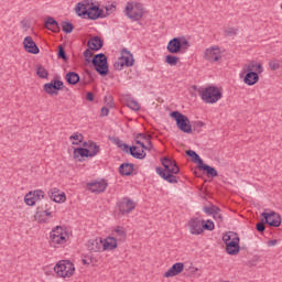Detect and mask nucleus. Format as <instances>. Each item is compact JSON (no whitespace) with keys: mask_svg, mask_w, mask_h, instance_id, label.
<instances>
[{"mask_svg":"<svg viewBox=\"0 0 282 282\" xmlns=\"http://www.w3.org/2000/svg\"><path fill=\"white\" fill-rule=\"evenodd\" d=\"M75 12L77 17L89 19L90 21H97V19H105V17H107L100 7L94 4V2H90L89 0L78 2L75 7Z\"/></svg>","mask_w":282,"mask_h":282,"instance_id":"1","label":"nucleus"},{"mask_svg":"<svg viewBox=\"0 0 282 282\" xmlns=\"http://www.w3.org/2000/svg\"><path fill=\"white\" fill-rule=\"evenodd\" d=\"M223 241L226 245V252L227 254H239V234L235 231H228L224 234Z\"/></svg>","mask_w":282,"mask_h":282,"instance_id":"2","label":"nucleus"},{"mask_svg":"<svg viewBox=\"0 0 282 282\" xmlns=\"http://www.w3.org/2000/svg\"><path fill=\"white\" fill-rule=\"evenodd\" d=\"M170 118H173L176 122L177 129L183 133H193V127L191 126V119L177 110L170 113Z\"/></svg>","mask_w":282,"mask_h":282,"instance_id":"3","label":"nucleus"},{"mask_svg":"<svg viewBox=\"0 0 282 282\" xmlns=\"http://www.w3.org/2000/svg\"><path fill=\"white\" fill-rule=\"evenodd\" d=\"M124 14L131 21H140L144 17V6L140 2H128L124 8Z\"/></svg>","mask_w":282,"mask_h":282,"instance_id":"4","label":"nucleus"},{"mask_svg":"<svg viewBox=\"0 0 282 282\" xmlns=\"http://www.w3.org/2000/svg\"><path fill=\"white\" fill-rule=\"evenodd\" d=\"M54 272L62 279H69L70 276H74L76 268L69 260H61L55 264Z\"/></svg>","mask_w":282,"mask_h":282,"instance_id":"5","label":"nucleus"},{"mask_svg":"<svg viewBox=\"0 0 282 282\" xmlns=\"http://www.w3.org/2000/svg\"><path fill=\"white\" fill-rule=\"evenodd\" d=\"M221 90L217 86H209L200 91V97L207 105H215L221 100Z\"/></svg>","mask_w":282,"mask_h":282,"instance_id":"6","label":"nucleus"},{"mask_svg":"<svg viewBox=\"0 0 282 282\" xmlns=\"http://www.w3.org/2000/svg\"><path fill=\"white\" fill-rule=\"evenodd\" d=\"M91 64L99 76H107L109 74V63L107 62V55H105V53L94 55Z\"/></svg>","mask_w":282,"mask_h":282,"instance_id":"7","label":"nucleus"},{"mask_svg":"<svg viewBox=\"0 0 282 282\" xmlns=\"http://www.w3.org/2000/svg\"><path fill=\"white\" fill-rule=\"evenodd\" d=\"M115 144L118 147V149H121L123 153H130L134 160H144V158H147V152H144V150L138 152V147H129V144L123 143V141L118 138L115 139Z\"/></svg>","mask_w":282,"mask_h":282,"instance_id":"8","label":"nucleus"},{"mask_svg":"<svg viewBox=\"0 0 282 282\" xmlns=\"http://www.w3.org/2000/svg\"><path fill=\"white\" fill-rule=\"evenodd\" d=\"M204 58L205 61H208V63H218V61H221V48H219V46L206 48Z\"/></svg>","mask_w":282,"mask_h":282,"instance_id":"9","label":"nucleus"},{"mask_svg":"<svg viewBox=\"0 0 282 282\" xmlns=\"http://www.w3.org/2000/svg\"><path fill=\"white\" fill-rule=\"evenodd\" d=\"M64 86L65 85L62 80L53 79L50 83L44 84L43 89L50 96H58V91H61V89H63Z\"/></svg>","mask_w":282,"mask_h":282,"instance_id":"10","label":"nucleus"},{"mask_svg":"<svg viewBox=\"0 0 282 282\" xmlns=\"http://www.w3.org/2000/svg\"><path fill=\"white\" fill-rule=\"evenodd\" d=\"M261 217H263L264 224L271 226V228H279V226H281V215L276 214L275 212H264L261 214Z\"/></svg>","mask_w":282,"mask_h":282,"instance_id":"11","label":"nucleus"},{"mask_svg":"<svg viewBox=\"0 0 282 282\" xmlns=\"http://www.w3.org/2000/svg\"><path fill=\"white\" fill-rule=\"evenodd\" d=\"M162 166H164L166 173H172V175H177L180 173V166H177V162L175 160L164 156L161 160Z\"/></svg>","mask_w":282,"mask_h":282,"instance_id":"12","label":"nucleus"},{"mask_svg":"<svg viewBox=\"0 0 282 282\" xmlns=\"http://www.w3.org/2000/svg\"><path fill=\"white\" fill-rule=\"evenodd\" d=\"M119 213L121 215H128V213H132V210H135V202L129 197L122 198L119 204Z\"/></svg>","mask_w":282,"mask_h":282,"instance_id":"13","label":"nucleus"},{"mask_svg":"<svg viewBox=\"0 0 282 282\" xmlns=\"http://www.w3.org/2000/svg\"><path fill=\"white\" fill-rule=\"evenodd\" d=\"M166 50L170 54H180L184 46H182V40L180 37H173L169 41Z\"/></svg>","mask_w":282,"mask_h":282,"instance_id":"14","label":"nucleus"},{"mask_svg":"<svg viewBox=\"0 0 282 282\" xmlns=\"http://www.w3.org/2000/svg\"><path fill=\"white\" fill-rule=\"evenodd\" d=\"M107 186H109L107 180L87 183V187L91 193H105V191H107Z\"/></svg>","mask_w":282,"mask_h":282,"instance_id":"15","label":"nucleus"},{"mask_svg":"<svg viewBox=\"0 0 282 282\" xmlns=\"http://www.w3.org/2000/svg\"><path fill=\"white\" fill-rule=\"evenodd\" d=\"M183 272H184V263L176 262L163 274V276L164 279H171L173 276H178V274H182Z\"/></svg>","mask_w":282,"mask_h":282,"instance_id":"16","label":"nucleus"},{"mask_svg":"<svg viewBox=\"0 0 282 282\" xmlns=\"http://www.w3.org/2000/svg\"><path fill=\"white\" fill-rule=\"evenodd\" d=\"M23 47L25 52H28L29 54H39V52H41L32 36L24 37Z\"/></svg>","mask_w":282,"mask_h":282,"instance_id":"17","label":"nucleus"},{"mask_svg":"<svg viewBox=\"0 0 282 282\" xmlns=\"http://www.w3.org/2000/svg\"><path fill=\"white\" fill-rule=\"evenodd\" d=\"M188 229L191 235H202L204 229L202 227V219L199 218H192L188 221Z\"/></svg>","mask_w":282,"mask_h":282,"instance_id":"18","label":"nucleus"},{"mask_svg":"<svg viewBox=\"0 0 282 282\" xmlns=\"http://www.w3.org/2000/svg\"><path fill=\"white\" fill-rule=\"evenodd\" d=\"M133 63H135V59H133V54L129 52V50L123 48L121 50V67H133Z\"/></svg>","mask_w":282,"mask_h":282,"instance_id":"19","label":"nucleus"},{"mask_svg":"<svg viewBox=\"0 0 282 282\" xmlns=\"http://www.w3.org/2000/svg\"><path fill=\"white\" fill-rule=\"evenodd\" d=\"M45 210H41V207H37V212L34 215L35 221H39V224H47V218L45 217H52V212L47 209V205H45Z\"/></svg>","mask_w":282,"mask_h":282,"instance_id":"20","label":"nucleus"},{"mask_svg":"<svg viewBox=\"0 0 282 282\" xmlns=\"http://www.w3.org/2000/svg\"><path fill=\"white\" fill-rule=\"evenodd\" d=\"M87 250L90 252H100V250L104 249L102 247V238H96V239H90L86 243Z\"/></svg>","mask_w":282,"mask_h":282,"instance_id":"21","label":"nucleus"},{"mask_svg":"<svg viewBox=\"0 0 282 282\" xmlns=\"http://www.w3.org/2000/svg\"><path fill=\"white\" fill-rule=\"evenodd\" d=\"M112 237L116 238L119 243H124V241H127V228L117 226L115 230H112Z\"/></svg>","mask_w":282,"mask_h":282,"instance_id":"22","label":"nucleus"},{"mask_svg":"<svg viewBox=\"0 0 282 282\" xmlns=\"http://www.w3.org/2000/svg\"><path fill=\"white\" fill-rule=\"evenodd\" d=\"M102 45H105V42L100 36H94L87 42V47L91 50L93 52H98L99 50H102Z\"/></svg>","mask_w":282,"mask_h":282,"instance_id":"23","label":"nucleus"},{"mask_svg":"<svg viewBox=\"0 0 282 282\" xmlns=\"http://www.w3.org/2000/svg\"><path fill=\"white\" fill-rule=\"evenodd\" d=\"M156 173H159L160 177L169 182V184H177V176H175L171 172H166L162 170V167H156Z\"/></svg>","mask_w":282,"mask_h":282,"instance_id":"24","label":"nucleus"},{"mask_svg":"<svg viewBox=\"0 0 282 282\" xmlns=\"http://www.w3.org/2000/svg\"><path fill=\"white\" fill-rule=\"evenodd\" d=\"M44 25H45L46 30H51V32H54L55 34H58V32H61V25L52 17H47L45 19Z\"/></svg>","mask_w":282,"mask_h":282,"instance_id":"25","label":"nucleus"},{"mask_svg":"<svg viewBox=\"0 0 282 282\" xmlns=\"http://www.w3.org/2000/svg\"><path fill=\"white\" fill-rule=\"evenodd\" d=\"M243 83H245V85H249V87H252V85H257V83H259V73L246 72Z\"/></svg>","mask_w":282,"mask_h":282,"instance_id":"26","label":"nucleus"},{"mask_svg":"<svg viewBox=\"0 0 282 282\" xmlns=\"http://www.w3.org/2000/svg\"><path fill=\"white\" fill-rule=\"evenodd\" d=\"M118 239H116L113 236H109L102 241L104 250H116L118 248Z\"/></svg>","mask_w":282,"mask_h":282,"instance_id":"27","label":"nucleus"},{"mask_svg":"<svg viewBox=\"0 0 282 282\" xmlns=\"http://www.w3.org/2000/svg\"><path fill=\"white\" fill-rule=\"evenodd\" d=\"M48 197L52 199V202H55V204H61V202H65V193H58V188L51 189L48 192Z\"/></svg>","mask_w":282,"mask_h":282,"instance_id":"28","label":"nucleus"},{"mask_svg":"<svg viewBox=\"0 0 282 282\" xmlns=\"http://www.w3.org/2000/svg\"><path fill=\"white\" fill-rule=\"evenodd\" d=\"M94 154H89L87 148H75L73 152L74 160H78V158H94Z\"/></svg>","mask_w":282,"mask_h":282,"instance_id":"29","label":"nucleus"},{"mask_svg":"<svg viewBox=\"0 0 282 282\" xmlns=\"http://www.w3.org/2000/svg\"><path fill=\"white\" fill-rule=\"evenodd\" d=\"M134 166L135 165L133 163H122L119 166L120 175H126V176L132 175Z\"/></svg>","mask_w":282,"mask_h":282,"instance_id":"30","label":"nucleus"},{"mask_svg":"<svg viewBox=\"0 0 282 282\" xmlns=\"http://www.w3.org/2000/svg\"><path fill=\"white\" fill-rule=\"evenodd\" d=\"M65 80L68 85H78V83H80V75L76 72H68L65 75Z\"/></svg>","mask_w":282,"mask_h":282,"instance_id":"31","label":"nucleus"},{"mask_svg":"<svg viewBox=\"0 0 282 282\" xmlns=\"http://www.w3.org/2000/svg\"><path fill=\"white\" fill-rule=\"evenodd\" d=\"M185 153L186 155H188V158H192V162H194V164H197L198 169L204 164V160H202L197 152L193 150H187Z\"/></svg>","mask_w":282,"mask_h":282,"instance_id":"32","label":"nucleus"},{"mask_svg":"<svg viewBox=\"0 0 282 282\" xmlns=\"http://www.w3.org/2000/svg\"><path fill=\"white\" fill-rule=\"evenodd\" d=\"M198 169H199V171H205L209 177H217V175H218L217 170H215V167H213L208 164L203 163V165L199 166Z\"/></svg>","mask_w":282,"mask_h":282,"instance_id":"33","label":"nucleus"},{"mask_svg":"<svg viewBox=\"0 0 282 282\" xmlns=\"http://www.w3.org/2000/svg\"><path fill=\"white\" fill-rule=\"evenodd\" d=\"M63 243H67V236H53V238H51V246H53V248L63 246Z\"/></svg>","mask_w":282,"mask_h":282,"instance_id":"34","label":"nucleus"},{"mask_svg":"<svg viewBox=\"0 0 282 282\" xmlns=\"http://www.w3.org/2000/svg\"><path fill=\"white\" fill-rule=\"evenodd\" d=\"M50 237H51V239L53 237H67V230H65L61 226H56L55 228L52 229Z\"/></svg>","mask_w":282,"mask_h":282,"instance_id":"35","label":"nucleus"},{"mask_svg":"<svg viewBox=\"0 0 282 282\" xmlns=\"http://www.w3.org/2000/svg\"><path fill=\"white\" fill-rule=\"evenodd\" d=\"M98 153H100V145L96 144V142H94V141H89L88 154L94 155V158H96V155H98Z\"/></svg>","mask_w":282,"mask_h":282,"instance_id":"36","label":"nucleus"},{"mask_svg":"<svg viewBox=\"0 0 282 282\" xmlns=\"http://www.w3.org/2000/svg\"><path fill=\"white\" fill-rule=\"evenodd\" d=\"M36 198L34 197V194H32V192H29L25 196H24V204H26V206H35L36 205Z\"/></svg>","mask_w":282,"mask_h":282,"instance_id":"37","label":"nucleus"},{"mask_svg":"<svg viewBox=\"0 0 282 282\" xmlns=\"http://www.w3.org/2000/svg\"><path fill=\"white\" fill-rule=\"evenodd\" d=\"M36 75L39 76V78H47L50 76V73L47 72V69H45L43 67V65L37 64L36 65Z\"/></svg>","mask_w":282,"mask_h":282,"instance_id":"38","label":"nucleus"},{"mask_svg":"<svg viewBox=\"0 0 282 282\" xmlns=\"http://www.w3.org/2000/svg\"><path fill=\"white\" fill-rule=\"evenodd\" d=\"M61 25L65 34H72V32H74V24H72V22L63 21Z\"/></svg>","mask_w":282,"mask_h":282,"instance_id":"39","label":"nucleus"},{"mask_svg":"<svg viewBox=\"0 0 282 282\" xmlns=\"http://www.w3.org/2000/svg\"><path fill=\"white\" fill-rule=\"evenodd\" d=\"M84 139L85 137H83V133L79 132H75L73 135L69 137V140H73L72 144L74 145L80 144V142H83Z\"/></svg>","mask_w":282,"mask_h":282,"instance_id":"40","label":"nucleus"},{"mask_svg":"<svg viewBox=\"0 0 282 282\" xmlns=\"http://www.w3.org/2000/svg\"><path fill=\"white\" fill-rule=\"evenodd\" d=\"M138 140L140 142H148L149 140H151V135L145 134V133H134V143L138 144Z\"/></svg>","mask_w":282,"mask_h":282,"instance_id":"41","label":"nucleus"},{"mask_svg":"<svg viewBox=\"0 0 282 282\" xmlns=\"http://www.w3.org/2000/svg\"><path fill=\"white\" fill-rule=\"evenodd\" d=\"M202 227H203V232H204V230L213 231V230H215V223L210 219L202 220Z\"/></svg>","mask_w":282,"mask_h":282,"instance_id":"42","label":"nucleus"},{"mask_svg":"<svg viewBox=\"0 0 282 282\" xmlns=\"http://www.w3.org/2000/svg\"><path fill=\"white\" fill-rule=\"evenodd\" d=\"M165 63L167 65H171L172 67H175V65H177V63H180V57H177L175 55H166Z\"/></svg>","mask_w":282,"mask_h":282,"instance_id":"43","label":"nucleus"},{"mask_svg":"<svg viewBox=\"0 0 282 282\" xmlns=\"http://www.w3.org/2000/svg\"><path fill=\"white\" fill-rule=\"evenodd\" d=\"M127 107L132 109V111H140V102H138L135 99H128Z\"/></svg>","mask_w":282,"mask_h":282,"instance_id":"44","label":"nucleus"},{"mask_svg":"<svg viewBox=\"0 0 282 282\" xmlns=\"http://www.w3.org/2000/svg\"><path fill=\"white\" fill-rule=\"evenodd\" d=\"M213 218L215 221H217V224H219V226L224 224V215L221 214V208L218 207V210L213 214Z\"/></svg>","mask_w":282,"mask_h":282,"instance_id":"45","label":"nucleus"},{"mask_svg":"<svg viewBox=\"0 0 282 282\" xmlns=\"http://www.w3.org/2000/svg\"><path fill=\"white\" fill-rule=\"evenodd\" d=\"M145 142L147 144H150V147L144 144V142L137 140V144H139V147L143 149V151H153V142H151V139Z\"/></svg>","mask_w":282,"mask_h":282,"instance_id":"46","label":"nucleus"},{"mask_svg":"<svg viewBox=\"0 0 282 282\" xmlns=\"http://www.w3.org/2000/svg\"><path fill=\"white\" fill-rule=\"evenodd\" d=\"M216 210H219V207H217L215 205H209V206L203 207V213H206V215H215Z\"/></svg>","mask_w":282,"mask_h":282,"instance_id":"47","label":"nucleus"},{"mask_svg":"<svg viewBox=\"0 0 282 282\" xmlns=\"http://www.w3.org/2000/svg\"><path fill=\"white\" fill-rule=\"evenodd\" d=\"M269 67L271 72H276V69H281V62H279V59H271L269 62Z\"/></svg>","mask_w":282,"mask_h":282,"instance_id":"48","label":"nucleus"},{"mask_svg":"<svg viewBox=\"0 0 282 282\" xmlns=\"http://www.w3.org/2000/svg\"><path fill=\"white\" fill-rule=\"evenodd\" d=\"M32 195L35 197L36 202H41V199L45 198V192L42 189H35L32 192Z\"/></svg>","mask_w":282,"mask_h":282,"instance_id":"49","label":"nucleus"},{"mask_svg":"<svg viewBox=\"0 0 282 282\" xmlns=\"http://www.w3.org/2000/svg\"><path fill=\"white\" fill-rule=\"evenodd\" d=\"M254 69H257V62L252 61L243 67L242 74H246V72H254Z\"/></svg>","mask_w":282,"mask_h":282,"instance_id":"50","label":"nucleus"},{"mask_svg":"<svg viewBox=\"0 0 282 282\" xmlns=\"http://www.w3.org/2000/svg\"><path fill=\"white\" fill-rule=\"evenodd\" d=\"M57 58H62V61H67V53H65V48L63 47V45L58 46V51H57Z\"/></svg>","mask_w":282,"mask_h":282,"instance_id":"51","label":"nucleus"},{"mask_svg":"<svg viewBox=\"0 0 282 282\" xmlns=\"http://www.w3.org/2000/svg\"><path fill=\"white\" fill-rule=\"evenodd\" d=\"M104 100L108 109H113L115 104H113V97H111V95L105 96Z\"/></svg>","mask_w":282,"mask_h":282,"instance_id":"52","label":"nucleus"},{"mask_svg":"<svg viewBox=\"0 0 282 282\" xmlns=\"http://www.w3.org/2000/svg\"><path fill=\"white\" fill-rule=\"evenodd\" d=\"M91 48H86L85 52H84V57H85V61L86 63H91V56H94V53H91Z\"/></svg>","mask_w":282,"mask_h":282,"instance_id":"53","label":"nucleus"},{"mask_svg":"<svg viewBox=\"0 0 282 282\" xmlns=\"http://www.w3.org/2000/svg\"><path fill=\"white\" fill-rule=\"evenodd\" d=\"M256 230H258V232H265V220L262 219V221L258 223Z\"/></svg>","mask_w":282,"mask_h":282,"instance_id":"54","label":"nucleus"},{"mask_svg":"<svg viewBox=\"0 0 282 282\" xmlns=\"http://www.w3.org/2000/svg\"><path fill=\"white\" fill-rule=\"evenodd\" d=\"M224 32L227 36H237V29L235 28L225 29Z\"/></svg>","mask_w":282,"mask_h":282,"instance_id":"55","label":"nucleus"},{"mask_svg":"<svg viewBox=\"0 0 282 282\" xmlns=\"http://www.w3.org/2000/svg\"><path fill=\"white\" fill-rule=\"evenodd\" d=\"M259 263V257L254 256L251 260H249V265H257Z\"/></svg>","mask_w":282,"mask_h":282,"instance_id":"56","label":"nucleus"},{"mask_svg":"<svg viewBox=\"0 0 282 282\" xmlns=\"http://www.w3.org/2000/svg\"><path fill=\"white\" fill-rule=\"evenodd\" d=\"M276 243H279V240L272 239V240H269V241L267 242V246H268L269 248H272V247L276 246Z\"/></svg>","mask_w":282,"mask_h":282,"instance_id":"57","label":"nucleus"},{"mask_svg":"<svg viewBox=\"0 0 282 282\" xmlns=\"http://www.w3.org/2000/svg\"><path fill=\"white\" fill-rule=\"evenodd\" d=\"M256 74H263V66L261 64H257L256 66Z\"/></svg>","mask_w":282,"mask_h":282,"instance_id":"58","label":"nucleus"},{"mask_svg":"<svg viewBox=\"0 0 282 282\" xmlns=\"http://www.w3.org/2000/svg\"><path fill=\"white\" fill-rule=\"evenodd\" d=\"M206 123H204V121H196L194 123V129H202V127H204Z\"/></svg>","mask_w":282,"mask_h":282,"instance_id":"59","label":"nucleus"},{"mask_svg":"<svg viewBox=\"0 0 282 282\" xmlns=\"http://www.w3.org/2000/svg\"><path fill=\"white\" fill-rule=\"evenodd\" d=\"M86 100H88V102H94V93H87Z\"/></svg>","mask_w":282,"mask_h":282,"instance_id":"60","label":"nucleus"},{"mask_svg":"<svg viewBox=\"0 0 282 282\" xmlns=\"http://www.w3.org/2000/svg\"><path fill=\"white\" fill-rule=\"evenodd\" d=\"M181 45H182L183 50H184V47H185V48H186V47H191V43H188V40H183V41H181Z\"/></svg>","mask_w":282,"mask_h":282,"instance_id":"61","label":"nucleus"},{"mask_svg":"<svg viewBox=\"0 0 282 282\" xmlns=\"http://www.w3.org/2000/svg\"><path fill=\"white\" fill-rule=\"evenodd\" d=\"M101 116H102V117L109 116V108L102 107V108H101Z\"/></svg>","mask_w":282,"mask_h":282,"instance_id":"62","label":"nucleus"},{"mask_svg":"<svg viewBox=\"0 0 282 282\" xmlns=\"http://www.w3.org/2000/svg\"><path fill=\"white\" fill-rule=\"evenodd\" d=\"M109 10H110V13L113 12V10H116V6L111 4L110 9L106 8L107 12H109Z\"/></svg>","mask_w":282,"mask_h":282,"instance_id":"63","label":"nucleus"},{"mask_svg":"<svg viewBox=\"0 0 282 282\" xmlns=\"http://www.w3.org/2000/svg\"><path fill=\"white\" fill-rule=\"evenodd\" d=\"M83 147H84L85 149H89V142L85 141V142L83 143Z\"/></svg>","mask_w":282,"mask_h":282,"instance_id":"64","label":"nucleus"}]
</instances>
